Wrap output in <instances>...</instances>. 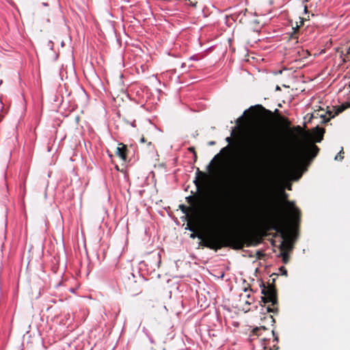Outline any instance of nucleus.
I'll list each match as a JSON object with an SVG mask.
<instances>
[{
	"label": "nucleus",
	"mask_w": 350,
	"mask_h": 350,
	"mask_svg": "<svg viewBox=\"0 0 350 350\" xmlns=\"http://www.w3.org/2000/svg\"><path fill=\"white\" fill-rule=\"evenodd\" d=\"M279 143L267 128L256 130L249 139L246 154L247 169L256 171L275 158L279 150Z\"/></svg>",
	"instance_id": "obj_1"
},
{
	"label": "nucleus",
	"mask_w": 350,
	"mask_h": 350,
	"mask_svg": "<svg viewBox=\"0 0 350 350\" xmlns=\"http://www.w3.org/2000/svg\"><path fill=\"white\" fill-rule=\"evenodd\" d=\"M198 237L202 240L204 246L215 251L222 247L242 250L244 247L257 245L261 241L258 234L241 231L210 234L204 239L202 234Z\"/></svg>",
	"instance_id": "obj_2"
},
{
	"label": "nucleus",
	"mask_w": 350,
	"mask_h": 350,
	"mask_svg": "<svg viewBox=\"0 0 350 350\" xmlns=\"http://www.w3.org/2000/svg\"><path fill=\"white\" fill-rule=\"evenodd\" d=\"M325 129L317 126L311 132L310 137L312 142H308L301 146L292 157L290 165L295 167L299 164L312 160L319 152V148L314 143H319L323 139Z\"/></svg>",
	"instance_id": "obj_3"
},
{
	"label": "nucleus",
	"mask_w": 350,
	"mask_h": 350,
	"mask_svg": "<svg viewBox=\"0 0 350 350\" xmlns=\"http://www.w3.org/2000/svg\"><path fill=\"white\" fill-rule=\"evenodd\" d=\"M264 227L266 230H275L281 234L284 239L280 245L281 252H287L292 249L289 241L286 240L288 234L286 230V220L284 217L278 213H272L264 222Z\"/></svg>",
	"instance_id": "obj_4"
},
{
	"label": "nucleus",
	"mask_w": 350,
	"mask_h": 350,
	"mask_svg": "<svg viewBox=\"0 0 350 350\" xmlns=\"http://www.w3.org/2000/svg\"><path fill=\"white\" fill-rule=\"evenodd\" d=\"M253 108L256 109L258 110V112L261 113L262 116L266 117L268 120H271L273 117V114H277V118L278 121L285 127L287 129H289L291 135L295 138L296 136L295 135L294 133H296L299 135H301L304 137H306L308 135V133L307 132H305L303 129L300 126H296L293 128H290V126L291 124V122L289 121V120L287 118H285L280 114H279V110L276 109L273 113L271 111L265 109L263 106L261 105H257L254 107H251V109Z\"/></svg>",
	"instance_id": "obj_5"
},
{
	"label": "nucleus",
	"mask_w": 350,
	"mask_h": 350,
	"mask_svg": "<svg viewBox=\"0 0 350 350\" xmlns=\"http://www.w3.org/2000/svg\"><path fill=\"white\" fill-rule=\"evenodd\" d=\"M261 301L269 312L277 313L278 311V290L275 286H260Z\"/></svg>",
	"instance_id": "obj_6"
},
{
	"label": "nucleus",
	"mask_w": 350,
	"mask_h": 350,
	"mask_svg": "<svg viewBox=\"0 0 350 350\" xmlns=\"http://www.w3.org/2000/svg\"><path fill=\"white\" fill-rule=\"evenodd\" d=\"M282 196L284 199V204L288 211V218L291 224L294 226H298L301 221V213L300 210L295 206L293 201L287 200L288 194L282 191Z\"/></svg>",
	"instance_id": "obj_7"
},
{
	"label": "nucleus",
	"mask_w": 350,
	"mask_h": 350,
	"mask_svg": "<svg viewBox=\"0 0 350 350\" xmlns=\"http://www.w3.org/2000/svg\"><path fill=\"white\" fill-rule=\"evenodd\" d=\"M187 202L191 205V206H187L184 204L179 205V208L181 211L188 215L191 213L193 215H197L199 213V208L197 206V203L200 201V197L196 196H189L186 198Z\"/></svg>",
	"instance_id": "obj_8"
},
{
	"label": "nucleus",
	"mask_w": 350,
	"mask_h": 350,
	"mask_svg": "<svg viewBox=\"0 0 350 350\" xmlns=\"http://www.w3.org/2000/svg\"><path fill=\"white\" fill-rule=\"evenodd\" d=\"M345 108L344 105L338 107H332V108L327 107V111L325 113L324 110L321 108L317 111V115L319 116L323 119V122H327L330 118H334L336 116L342 112Z\"/></svg>",
	"instance_id": "obj_9"
},
{
	"label": "nucleus",
	"mask_w": 350,
	"mask_h": 350,
	"mask_svg": "<svg viewBox=\"0 0 350 350\" xmlns=\"http://www.w3.org/2000/svg\"><path fill=\"white\" fill-rule=\"evenodd\" d=\"M143 278L138 272L135 275L131 269L125 270L122 273V282L124 284H131L133 283L141 282Z\"/></svg>",
	"instance_id": "obj_10"
},
{
	"label": "nucleus",
	"mask_w": 350,
	"mask_h": 350,
	"mask_svg": "<svg viewBox=\"0 0 350 350\" xmlns=\"http://www.w3.org/2000/svg\"><path fill=\"white\" fill-rule=\"evenodd\" d=\"M240 23H249L252 26V27L256 28L261 23V21L255 15H254V18H244L241 15Z\"/></svg>",
	"instance_id": "obj_11"
},
{
	"label": "nucleus",
	"mask_w": 350,
	"mask_h": 350,
	"mask_svg": "<svg viewBox=\"0 0 350 350\" xmlns=\"http://www.w3.org/2000/svg\"><path fill=\"white\" fill-rule=\"evenodd\" d=\"M127 147L123 144H119L116 148V154L122 160L126 161L127 158Z\"/></svg>",
	"instance_id": "obj_12"
},
{
	"label": "nucleus",
	"mask_w": 350,
	"mask_h": 350,
	"mask_svg": "<svg viewBox=\"0 0 350 350\" xmlns=\"http://www.w3.org/2000/svg\"><path fill=\"white\" fill-rule=\"evenodd\" d=\"M254 190L250 189L247 190V192L242 193L241 196H239V202H249L251 201L252 199L254 198Z\"/></svg>",
	"instance_id": "obj_13"
},
{
	"label": "nucleus",
	"mask_w": 350,
	"mask_h": 350,
	"mask_svg": "<svg viewBox=\"0 0 350 350\" xmlns=\"http://www.w3.org/2000/svg\"><path fill=\"white\" fill-rule=\"evenodd\" d=\"M299 22H297V21L295 22V27H293V32L292 33V34L291 36V38H293V39L297 38V31H298L299 27L304 25V21L306 20V18L299 16Z\"/></svg>",
	"instance_id": "obj_14"
},
{
	"label": "nucleus",
	"mask_w": 350,
	"mask_h": 350,
	"mask_svg": "<svg viewBox=\"0 0 350 350\" xmlns=\"http://www.w3.org/2000/svg\"><path fill=\"white\" fill-rule=\"evenodd\" d=\"M198 174L201 176L202 180H199L198 178L194 180V183L198 188V189H200L202 187L204 180L207 176L206 174L203 172H198Z\"/></svg>",
	"instance_id": "obj_15"
},
{
	"label": "nucleus",
	"mask_w": 350,
	"mask_h": 350,
	"mask_svg": "<svg viewBox=\"0 0 350 350\" xmlns=\"http://www.w3.org/2000/svg\"><path fill=\"white\" fill-rule=\"evenodd\" d=\"M340 57L342 58V63L350 62V46L347 49L345 53L343 51L340 52Z\"/></svg>",
	"instance_id": "obj_16"
},
{
	"label": "nucleus",
	"mask_w": 350,
	"mask_h": 350,
	"mask_svg": "<svg viewBox=\"0 0 350 350\" xmlns=\"http://www.w3.org/2000/svg\"><path fill=\"white\" fill-rule=\"evenodd\" d=\"M241 14L244 18H254V14L252 12H249L247 9H244L238 14L237 17L239 21Z\"/></svg>",
	"instance_id": "obj_17"
},
{
	"label": "nucleus",
	"mask_w": 350,
	"mask_h": 350,
	"mask_svg": "<svg viewBox=\"0 0 350 350\" xmlns=\"http://www.w3.org/2000/svg\"><path fill=\"white\" fill-rule=\"evenodd\" d=\"M251 286H248V287H245L243 286L242 288V291H243L244 293H241L240 294V298L241 299H245V298H247V299H250V294H247L246 293L250 291H251L252 289L250 288Z\"/></svg>",
	"instance_id": "obj_18"
},
{
	"label": "nucleus",
	"mask_w": 350,
	"mask_h": 350,
	"mask_svg": "<svg viewBox=\"0 0 350 350\" xmlns=\"http://www.w3.org/2000/svg\"><path fill=\"white\" fill-rule=\"evenodd\" d=\"M267 329L265 326L256 327L252 329V333L253 335H256L259 336H260L261 331H265Z\"/></svg>",
	"instance_id": "obj_19"
},
{
	"label": "nucleus",
	"mask_w": 350,
	"mask_h": 350,
	"mask_svg": "<svg viewBox=\"0 0 350 350\" xmlns=\"http://www.w3.org/2000/svg\"><path fill=\"white\" fill-rule=\"evenodd\" d=\"M221 211H219V212H218V211L215 212V211L214 214L213 215L212 214L211 217H210L211 220L214 221V222L215 221L217 222L219 221H221Z\"/></svg>",
	"instance_id": "obj_20"
},
{
	"label": "nucleus",
	"mask_w": 350,
	"mask_h": 350,
	"mask_svg": "<svg viewBox=\"0 0 350 350\" xmlns=\"http://www.w3.org/2000/svg\"><path fill=\"white\" fill-rule=\"evenodd\" d=\"M281 256L282 257L283 262L285 264L288 263L290 260V256H289L288 254L286 252H282Z\"/></svg>",
	"instance_id": "obj_21"
},
{
	"label": "nucleus",
	"mask_w": 350,
	"mask_h": 350,
	"mask_svg": "<svg viewBox=\"0 0 350 350\" xmlns=\"http://www.w3.org/2000/svg\"><path fill=\"white\" fill-rule=\"evenodd\" d=\"M344 151L342 148L341 150L338 153V154L335 157V160L341 161L344 158Z\"/></svg>",
	"instance_id": "obj_22"
},
{
	"label": "nucleus",
	"mask_w": 350,
	"mask_h": 350,
	"mask_svg": "<svg viewBox=\"0 0 350 350\" xmlns=\"http://www.w3.org/2000/svg\"><path fill=\"white\" fill-rule=\"evenodd\" d=\"M226 141L228 143V144H231L232 142V139L231 137H228L226 138Z\"/></svg>",
	"instance_id": "obj_23"
},
{
	"label": "nucleus",
	"mask_w": 350,
	"mask_h": 350,
	"mask_svg": "<svg viewBox=\"0 0 350 350\" xmlns=\"http://www.w3.org/2000/svg\"><path fill=\"white\" fill-rule=\"evenodd\" d=\"M271 332H272V335H273V336L274 337V340H275L276 342H278V336H275V332H274V331H273V330Z\"/></svg>",
	"instance_id": "obj_24"
},
{
	"label": "nucleus",
	"mask_w": 350,
	"mask_h": 350,
	"mask_svg": "<svg viewBox=\"0 0 350 350\" xmlns=\"http://www.w3.org/2000/svg\"><path fill=\"white\" fill-rule=\"evenodd\" d=\"M189 150L190 152H193V153H194V154H195V156H196V151H195V148H194L193 147H190V148H189Z\"/></svg>",
	"instance_id": "obj_25"
},
{
	"label": "nucleus",
	"mask_w": 350,
	"mask_h": 350,
	"mask_svg": "<svg viewBox=\"0 0 350 350\" xmlns=\"http://www.w3.org/2000/svg\"><path fill=\"white\" fill-rule=\"evenodd\" d=\"M303 8H304V10L305 14H308V7H307V5H304L303 6Z\"/></svg>",
	"instance_id": "obj_26"
},
{
	"label": "nucleus",
	"mask_w": 350,
	"mask_h": 350,
	"mask_svg": "<svg viewBox=\"0 0 350 350\" xmlns=\"http://www.w3.org/2000/svg\"><path fill=\"white\" fill-rule=\"evenodd\" d=\"M213 162V161H211V163L208 165V170L209 171H211V170H212V167H212Z\"/></svg>",
	"instance_id": "obj_27"
},
{
	"label": "nucleus",
	"mask_w": 350,
	"mask_h": 350,
	"mask_svg": "<svg viewBox=\"0 0 350 350\" xmlns=\"http://www.w3.org/2000/svg\"><path fill=\"white\" fill-rule=\"evenodd\" d=\"M208 144L209 146H213V145H215V142H214V141H211V142H209L208 143Z\"/></svg>",
	"instance_id": "obj_28"
},
{
	"label": "nucleus",
	"mask_w": 350,
	"mask_h": 350,
	"mask_svg": "<svg viewBox=\"0 0 350 350\" xmlns=\"http://www.w3.org/2000/svg\"><path fill=\"white\" fill-rule=\"evenodd\" d=\"M146 142V139H145V137H142L140 139V142H142V143H144V142Z\"/></svg>",
	"instance_id": "obj_29"
},
{
	"label": "nucleus",
	"mask_w": 350,
	"mask_h": 350,
	"mask_svg": "<svg viewBox=\"0 0 350 350\" xmlns=\"http://www.w3.org/2000/svg\"><path fill=\"white\" fill-rule=\"evenodd\" d=\"M268 317L271 319V322L273 323L275 321L274 319L271 315H269Z\"/></svg>",
	"instance_id": "obj_30"
},
{
	"label": "nucleus",
	"mask_w": 350,
	"mask_h": 350,
	"mask_svg": "<svg viewBox=\"0 0 350 350\" xmlns=\"http://www.w3.org/2000/svg\"><path fill=\"white\" fill-rule=\"evenodd\" d=\"M280 270H284V274H285L286 275H287L286 270L285 269V268H284V267H281V268H280Z\"/></svg>",
	"instance_id": "obj_31"
},
{
	"label": "nucleus",
	"mask_w": 350,
	"mask_h": 350,
	"mask_svg": "<svg viewBox=\"0 0 350 350\" xmlns=\"http://www.w3.org/2000/svg\"><path fill=\"white\" fill-rule=\"evenodd\" d=\"M236 127L234 128V129L231 132V136H234V130H235Z\"/></svg>",
	"instance_id": "obj_32"
},
{
	"label": "nucleus",
	"mask_w": 350,
	"mask_h": 350,
	"mask_svg": "<svg viewBox=\"0 0 350 350\" xmlns=\"http://www.w3.org/2000/svg\"><path fill=\"white\" fill-rule=\"evenodd\" d=\"M274 350H278L279 349V347L273 345Z\"/></svg>",
	"instance_id": "obj_33"
},
{
	"label": "nucleus",
	"mask_w": 350,
	"mask_h": 350,
	"mask_svg": "<svg viewBox=\"0 0 350 350\" xmlns=\"http://www.w3.org/2000/svg\"><path fill=\"white\" fill-rule=\"evenodd\" d=\"M245 302L247 304H250V300H245Z\"/></svg>",
	"instance_id": "obj_34"
},
{
	"label": "nucleus",
	"mask_w": 350,
	"mask_h": 350,
	"mask_svg": "<svg viewBox=\"0 0 350 350\" xmlns=\"http://www.w3.org/2000/svg\"><path fill=\"white\" fill-rule=\"evenodd\" d=\"M236 221H240V217H236Z\"/></svg>",
	"instance_id": "obj_35"
},
{
	"label": "nucleus",
	"mask_w": 350,
	"mask_h": 350,
	"mask_svg": "<svg viewBox=\"0 0 350 350\" xmlns=\"http://www.w3.org/2000/svg\"><path fill=\"white\" fill-rule=\"evenodd\" d=\"M236 221H240V217H236Z\"/></svg>",
	"instance_id": "obj_36"
},
{
	"label": "nucleus",
	"mask_w": 350,
	"mask_h": 350,
	"mask_svg": "<svg viewBox=\"0 0 350 350\" xmlns=\"http://www.w3.org/2000/svg\"><path fill=\"white\" fill-rule=\"evenodd\" d=\"M236 221H240V217H236Z\"/></svg>",
	"instance_id": "obj_37"
},
{
	"label": "nucleus",
	"mask_w": 350,
	"mask_h": 350,
	"mask_svg": "<svg viewBox=\"0 0 350 350\" xmlns=\"http://www.w3.org/2000/svg\"><path fill=\"white\" fill-rule=\"evenodd\" d=\"M236 221H240V217H236Z\"/></svg>",
	"instance_id": "obj_38"
},
{
	"label": "nucleus",
	"mask_w": 350,
	"mask_h": 350,
	"mask_svg": "<svg viewBox=\"0 0 350 350\" xmlns=\"http://www.w3.org/2000/svg\"><path fill=\"white\" fill-rule=\"evenodd\" d=\"M3 116L0 115V122L2 120Z\"/></svg>",
	"instance_id": "obj_39"
},
{
	"label": "nucleus",
	"mask_w": 350,
	"mask_h": 350,
	"mask_svg": "<svg viewBox=\"0 0 350 350\" xmlns=\"http://www.w3.org/2000/svg\"><path fill=\"white\" fill-rule=\"evenodd\" d=\"M148 145L150 146V145H152V143L150 142H148Z\"/></svg>",
	"instance_id": "obj_40"
},
{
	"label": "nucleus",
	"mask_w": 350,
	"mask_h": 350,
	"mask_svg": "<svg viewBox=\"0 0 350 350\" xmlns=\"http://www.w3.org/2000/svg\"><path fill=\"white\" fill-rule=\"evenodd\" d=\"M227 148H228V146H226V147H225L224 148H223V150H226V149H227Z\"/></svg>",
	"instance_id": "obj_41"
},
{
	"label": "nucleus",
	"mask_w": 350,
	"mask_h": 350,
	"mask_svg": "<svg viewBox=\"0 0 350 350\" xmlns=\"http://www.w3.org/2000/svg\"><path fill=\"white\" fill-rule=\"evenodd\" d=\"M70 291L71 292H74L73 288H70Z\"/></svg>",
	"instance_id": "obj_42"
},
{
	"label": "nucleus",
	"mask_w": 350,
	"mask_h": 350,
	"mask_svg": "<svg viewBox=\"0 0 350 350\" xmlns=\"http://www.w3.org/2000/svg\"><path fill=\"white\" fill-rule=\"evenodd\" d=\"M185 64H182V67H185Z\"/></svg>",
	"instance_id": "obj_43"
},
{
	"label": "nucleus",
	"mask_w": 350,
	"mask_h": 350,
	"mask_svg": "<svg viewBox=\"0 0 350 350\" xmlns=\"http://www.w3.org/2000/svg\"><path fill=\"white\" fill-rule=\"evenodd\" d=\"M269 350H272V349H270Z\"/></svg>",
	"instance_id": "obj_44"
}]
</instances>
